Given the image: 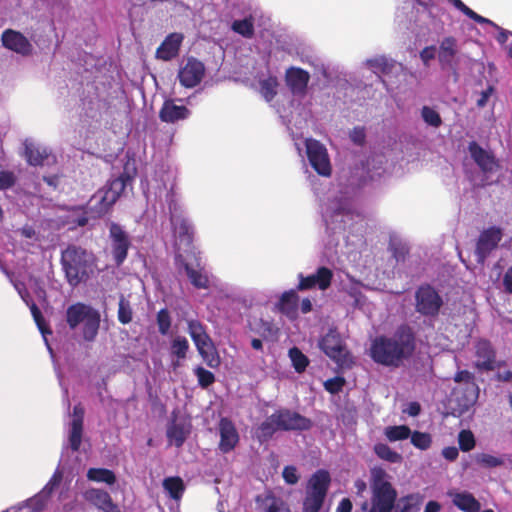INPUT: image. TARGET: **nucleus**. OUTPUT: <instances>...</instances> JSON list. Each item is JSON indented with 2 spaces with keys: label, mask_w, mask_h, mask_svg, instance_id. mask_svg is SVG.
Segmentation results:
<instances>
[{
  "label": "nucleus",
  "mask_w": 512,
  "mask_h": 512,
  "mask_svg": "<svg viewBox=\"0 0 512 512\" xmlns=\"http://www.w3.org/2000/svg\"><path fill=\"white\" fill-rule=\"evenodd\" d=\"M401 4L396 11V21L398 24L409 30L419 40L426 39L431 34L438 33L443 28V23L439 18L441 8L439 5L429 0L425 4L426 8L420 9V5L410 2L409 0H398ZM454 8L462 12L465 16L475 21L478 24H486L492 26L498 31L495 37L497 43L505 50L508 46L507 41L509 36H512V31L507 30L485 18L471 8H469L462 0H447Z\"/></svg>",
  "instance_id": "f257e3e1"
},
{
  "label": "nucleus",
  "mask_w": 512,
  "mask_h": 512,
  "mask_svg": "<svg viewBox=\"0 0 512 512\" xmlns=\"http://www.w3.org/2000/svg\"><path fill=\"white\" fill-rule=\"evenodd\" d=\"M359 188L353 184L339 182L334 194L322 208V218L329 234L327 246L332 249L339 244L340 237L347 239L348 232L361 241L366 231L364 216L355 205Z\"/></svg>",
  "instance_id": "f03ea898"
},
{
  "label": "nucleus",
  "mask_w": 512,
  "mask_h": 512,
  "mask_svg": "<svg viewBox=\"0 0 512 512\" xmlns=\"http://www.w3.org/2000/svg\"><path fill=\"white\" fill-rule=\"evenodd\" d=\"M416 350V335L408 324L399 325L392 336H376L370 345L371 359L386 367H399Z\"/></svg>",
  "instance_id": "7ed1b4c3"
},
{
  "label": "nucleus",
  "mask_w": 512,
  "mask_h": 512,
  "mask_svg": "<svg viewBox=\"0 0 512 512\" xmlns=\"http://www.w3.org/2000/svg\"><path fill=\"white\" fill-rule=\"evenodd\" d=\"M60 263L67 283L76 288L93 274L95 257L86 249L72 244L61 251Z\"/></svg>",
  "instance_id": "20e7f679"
},
{
  "label": "nucleus",
  "mask_w": 512,
  "mask_h": 512,
  "mask_svg": "<svg viewBox=\"0 0 512 512\" xmlns=\"http://www.w3.org/2000/svg\"><path fill=\"white\" fill-rule=\"evenodd\" d=\"M132 177L127 171L111 179L105 186L98 189L86 204L93 219L106 214L120 198L126 187L131 184Z\"/></svg>",
  "instance_id": "39448f33"
},
{
  "label": "nucleus",
  "mask_w": 512,
  "mask_h": 512,
  "mask_svg": "<svg viewBox=\"0 0 512 512\" xmlns=\"http://www.w3.org/2000/svg\"><path fill=\"white\" fill-rule=\"evenodd\" d=\"M100 312L92 306L77 302L66 309V322L71 330L82 324V338L86 342H94L100 328Z\"/></svg>",
  "instance_id": "423d86ee"
},
{
  "label": "nucleus",
  "mask_w": 512,
  "mask_h": 512,
  "mask_svg": "<svg viewBox=\"0 0 512 512\" xmlns=\"http://www.w3.org/2000/svg\"><path fill=\"white\" fill-rule=\"evenodd\" d=\"M169 221L176 240L180 245L190 246L193 242L194 226L186 216L179 195L171 187L165 194Z\"/></svg>",
  "instance_id": "0eeeda50"
},
{
  "label": "nucleus",
  "mask_w": 512,
  "mask_h": 512,
  "mask_svg": "<svg viewBox=\"0 0 512 512\" xmlns=\"http://www.w3.org/2000/svg\"><path fill=\"white\" fill-rule=\"evenodd\" d=\"M187 326L188 333L203 361L210 368H217L221 363L220 357L205 326L198 320H189Z\"/></svg>",
  "instance_id": "6e6552de"
},
{
  "label": "nucleus",
  "mask_w": 512,
  "mask_h": 512,
  "mask_svg": "<svg viewBox=\"0 0 512 512\" xmlns=\"http://www.w3.org/2000/svg\"><path fill=\"white\" fill-rule=\"evenodd\" d=\"M318 345L321 351L339 367L350 368L353 365V356L347 350L337 330L329 329L328 332L320 339Z\"/></svg>",
  "instance_id": "1a4fd4ad"
},
{
  "label": "nucleus",
  "mask_w": 512,
  "mask_h": 512,
  "mask_svg": "<svg viewBox=\"0 0 512 512\" xmlns=\"http://www.w3.org/2000/svg\"><path fill=\"white\" fill-rule=\"evenodd\" d=\"M415 311L420 315L435 319L438 317L444 300L440 293L430 284H421L415 290Z\"/></svg>",
  "instance_id": "9d476101"
},
{
  "label": "nucleus",
  "mask_w": 512,
  "mask_h": 512,
  "mask_svg": "<svg viewBox=\"0 0 512 512\" xmlns=\"http://www.w3.org/2000/svg\"><path fill=\"white\" fill-rule=\"evenodd\" d=\"M107 226L111 256L115 265L120 267L128 257L132 239L126 229L119 223L111 221Z\"/></svg>",
  "instance_id": "9b49d317"
},
{
  "label": "nucleus",
  "mask_w": 512,
  "mask_h": 512,
  "mask_svg": "<svg viewBox=\"0 0 512 512\" xmlns=\"http://www.w3.org/2000/svg\"><path fill=\"white\" fill-rule=\"evenodd\" d=\"M503 236L504 231L499 226H489L479 233L473 253L477 264L484 266L487 259L497 250Z\"/></svg>",
  "instance_id": "f8f14e48"
},
{
  "label": "nucleus",
  "mask_w": 512,
  "mask_h": 512,
  "mask_svg": "<svg viewBox=\"0 0 512 512\" xmlns=\"http://www.w3.org/2000/svg\"><path fill=\"white\" fill-rule=\"evenodd\" d=\"M23 155L30 166L34 167H52L57 163V157L52 149L42 143L27 138L23 142Z\"/></svg>",
  "instance_id": "ddd939ff"
},
{
  "label": "nucleus",
  "mask_w": 512,
  "mask_h": 512,
  "mask_svg": "<svg viewBox=\"0 0 512 512\" xmlns=\"http://www.w3.org/2000/svg\"><path fill=\"white\" fill-rule=\"evenodd\" d=\"M311 426L310 418H272L258 428L257 437L260 442L270 439L277 430H306Z\"/></svg>",
  "instance_id": "4468645a"
},
{
  "label": "nucleus",
  "mask_w": 512,
  "mask_h": 512,
  "mask_svg": "<svg viewBox=\"0 0 512 512\" xmlns=\"http://www.w3.org/2000/svg\"><path fill=\"white\" fill-rule=\"evenodd\" d=\"M306 155L311 167L321 176L331 174V163L326 147L318 140H305Z\"/></svg>",
  "instance_id": "2eb2a0df"
},
{
  "label": "nucleus",
  "mask_w": 512,
  "mask_h": 512,
  "mask_svg": "<svg viewBox=\"0 0 512 512\" xmlns=\"http://www.w3.org/2000/svg\"><path fill=\"white\" fill-rule=\"evenodd\" d=\"M333 276V271L326 266H319L314 273L307 276H304L303 273H299V283L296 290L306 291L317 288L321 291H325L330 287Z\"/></svg>",
  "instance_id": "dca6fc26"
},
{
  "label": "nucleus",
  "mask_w": 512,
  "mask_h": 512,
  "mask_svg": "<svg viewBox=\"0 0 512 512\" xmlns=\"http://www.w3.org/2000/svg\"><path fill=\"white\" fill-rule=\"evenodd\" d=\"M397 491L391 483H382L372 488V506L368 512H392Z\"/></svg>",
  "instance_id": "f3484780"
},
{
  "label": "nucleus",
  "mask_w": 512,
  "mask_h": 512,
  "mask_svg": "<svg viewBox=\"0 0 512 512\" xmlns=\"http://www.w3.org/2000/svg\"><path fill=\"white\" fill-rule=\"evenodd\" d=\"M15 289L17 290L19 296L21 299L25 302V304L30 308L31 314L33 316V319L44 339V342L46 344V347L48 351L52 354V348L48 342L47 334H51V330L48 328L47 324L45 323V320L43 318V315L41 313V310L36 305V303L33 301L29 291L24 287L23 284L15 283L14 284Z\"/></svg>",
  "instance_id": "a211bd4d"
},
{
  "label": "nucleus",
  "mask_w": 512,
  "mask_h": 512,
  "mask_svg": "<svg viewBox=\"0 0 512 512\" xmlns=\"http://www.w3.org/2000/svg\"><path fill=\"white\" fill-rule=\"evenodd\" d=\"M205 73V66L204 64L195 59V58H189L186 62V64L179 69L178 72V79L182 86L185 88H194L203 79Z\"/></svg>",
  "instance_id": "6ab92c4d"
},
{
  "label": "nucleus",
  "mask_w": 512,
  "mask_h": 512,
  "mask_svg": "<svg viewBox=\"0 0 512 512\" xmlns=\"http://www.w3.org/2000/svg\"><path fill=\"white\" fill-rule=\"evenodd\" d=\"M1 42L3 47L22 56H28L33 46L28 38L19 31L6 29L2 32Z\"/></svg>",
  "instance_id": "aec40b11"
},
{
  "label": "nucleus",
  "mask_w": 512,
  "mask_h": 512,
  "mask_svg": "<svg viewBox=\"0 0 512 512\" xmlns=\"http://www.w3.org/2000/svg\"><path fill=\"white\" fill-rule=\"evenodd\" d=\"M175 261L177 266L185 271L192 286L197 289H208L210 287L208 272L200 265L199 261H197L196 268L186 262L180 254L175 257Z\"/></svg>",
  "instance_id": "412c9836"
},
{
  "label": "nucleus",
  "mask_w": 512,
  "mask_h": 512,
  "mask_svg": "<svg viewBox=\"0 0 512 512\" xmlns=\"http://www.w3.org/2000/svg\"><path fill=\"white\" fill-rule=\"evenodd\" d=\"M218 431L220 435L219 450L224 454L233 451L239 443L240 436L230 418H220Z\"/></svg>",
  "instance_id": "4be33fe9"
},
{
  "label": "nucleus",
  "mask_w": 512,
  "mask_h": 512,
  "mask_svg": "<svg viewBox=\"0 0 512 512\" xmlns=\"http://www.w3.org/2000/svg\"><path fill=\"white\" fill-rule=\"evenodd\" d=\"M365 65L375 74L385 76H396L403 72V65L394 59L385 55L375 56L365 60Z\"/></svg>",
  "instance_id": "5701e85b"
},
{
  "label": "nucleus",
  "mask_w": 512,
  "mask_h": 512,
  "mask_svg": "<svg viewBox=\"0 0 512 512\" xmlns=\"http://www.w3.org/2000/svg\"><path fill=\"white\" fill-rule=\"evenodd\" d=\"M182 101V99H178ZM175 99H166L159 111V118L164 123L174 124L191 116V111L183 104H177Z\"/></svg>",
  "instance_id": "b1692460"
},
{
  "label": "nucleus",
  "mask_w": 512,
  "mask_h": 512,
  "mask_svg": "<svg viewBox=\"0 0 512 512\" xmlns=\"http://www.w3.org/2000/svg\"><path fill=\"white\" fill-rule=\"evenodd\" d=\"M475 368L479 371H492L495 369L496 352L492 344L485 339L479 340L475 345Z\"/></svg>",
  "instance_id": "393cba45"
},
{
  "label": "nucleus",
  "mask_w": 512,
  "mask_h": 512,
  "mask_svg": "<svg viewBox=\"0 0 512 512\" xmlns=\"http://www.w3.org/2000/svg\"><path fill=\"white\" fill-rule=\"evenodd\" d=\"M457 40L452 37L448 36L443 38V40L440 42L439 50H438V60L442 67V69H450L453 70L454 79L457 81L458 79V72L455 67V56L457 54Z\"/></svg>",
  "instance_id": "a878e982"
},
{
  "label": "nucleus",
  "mask_w": 512,
  "mask_h": 512,
  "mask_svg": "<svg viewBox=\"0 0 512 512\" xmlns=\"http://www.w3.org/2000/svg\"><path fill=\"white\" fill-rule=\"evenodd\" d=\"M310 75L298 67H290L285 74V81L293 95H304L307 90Z\"/></svg>",
  "instance_id": "bb28decb"
},
{
  "label": "nucleus",
  "mask_w": 512,
  "mask_h": 512,
  "mask_svg": "<svg viewBox=\"0 0 512 512\" xmlns=\"http://www.w3.org/2000/svg\"><path fill=\"white\" fill-rule=\"evenodd\" d=\"M84 499L103 512H121L110 494L104 490L90 488L83 493Z\"/></svg>",
  "instance_id": "cd10ccee"
},
{
  "label": "nucleus",
  "mask_w": 512,
  "mask_h": 512,
  "mask_svg": "<svg viewBox=\"0 0 512 512\" xmlns=\"http://www.w3.org/2000/svg\"><path fill=\"white\" fill-rule=\"evenodd\" d=\"M467 149L470 157L483 172H492L495 170L497 167L495 157L476 141L469 142Z\"/></svg>",
  "instance_id": "c85d7f7f"
},
{
  "label": "nucleus",
  "mask_w": 512,
  "mask_h": 512,
  "mask_svg": "<svg viewBox=\"0 0 512 512\" xmlns=\"http://www.w3.org/2000/svg\"><path fill=\"white\" fill-rule=\"evenodd\" d=\"M331 477L327 470L319 469L313 473L308 481L306 492L326 498Z\"/></svg>",
  "instance_id": "c756f323"
},
{
  "label": "nucleus",
  "mask_w": 512,
  "mask_h": 512,
  "mask_svg": "<svg viewBox=\"0 0 512 512\" xmlns=\"http://www.w3.org/2000/svg\"><path fill=\"white\" fill-rule=\"evenodd\" d=\"M183 35L180 33L169 34L161 45L157 48L156 57L158 59L169 61L178 55Z\"/></svg>",
  "instance_id": "7c9ffc66"
},
{
  "label": "nucleus",
  "mask_w": 512,
  "mask_h": 512,
  "mask_svg": "<svg viewBox=\"0 0 512 512\" xmlns=\"http://www.w3.org/2000/svg\"><path fill=\"white\" fill-rule=\"evenodd\" d=\"M259 509L263 512H291L288 504L272 492L258 495L255 499Z\"/></svg>",
  "instance_id": "2f4dec72"
},
{
  "label": "nucleus",
  "mask_w": 512,
  "mask_h": 512,
  "mask_svg": "<svg viewBox=\"0 0 512 512\" xmlns=\"http://www.w3.org/2000/svg\"><path fill=\"white\" fill-rule=\"evenodd\" d=\"M479 395V388L476 384H471L470 387H464L463 391L455 390L453 396L457 402L460 413L468 411L473 406Z\"/></svg>",
  "instance_id": "473e14b6"
},
{
  "label": "nucleus",
  "mask_w": 512,
  "mask_h": 512,
  "mask_svg": "<svg viewBox=\"0 0 512 512\" xmlns=\"http://www.w3.org/2000/svg\"><path fill=\"white\" fill-rule=\"evenodd\" d=\"M177 419L172 418V422L167 429V437L171 444L181 447L190 433V427L183 423H178Z\"/></svg>",
  "instance_id": "72a5a7b5"
},
{
  "label": "nucleus",
  "mask_w": 512,
  "mask_h": 512,
  "mask_svg": "<svg viewBox=\"0 0 512 512\" xmlns=\"http://www.w3.org/2000/svg\"><path fill=\"white\" fill-rule=\"evenodd\" d=\"M299 297L295 289H290L282 293L278 309L287 316H294L297 313Z\"/></svg>",
  "instance_id": "f704fd0d"
},
{
  "label": "nucleus",
  "mask_w": 512,
  "mask_h": 512,
  "mask_svg": "<svg viewBox=\"0 0 512 512\" xmlns=\"http://www.w3.org/2000/svg\"><path fill=\"white\" fill-rule=\"evenodd\" d=\"M452 501L463 512H479L481 508L479 501L469 492L455 493Z\"/></svg>",
  "instance_id": "c9c22d12"
},
{
  "label": "nucleus",
  "mask_w": 512,
  "mask_h": 512,
  "mask_svg": "<svg viewBox=\"0 0 512 512\" xmlns=\"http://www.w3.org/2000/svg\"><path fill=\"white\" fill-rule=\"evenodd\" d=\"M249 329L264 339L275 336L278 331L271 320L264 318H254L250 320Z\"/></svg>",
  "instance_id": "e433bc0d"
},
{
  "label": "nucleus",
  "mask_w": 512,
  "mask_h": 512,
  "mask_svg": "<svg viewBox=\"0 0 512 512\" xmlns=\"http://www.w3.org/2000/svg\"><path fill=\"white\" fill-rule=\"evenodd\" d=\"M188 350L189 342L186 337L178 335L173 338L170 345V355L172 358H176V361H172V366L174 369L180 365V360L186 358Z\"/></svg>",
  "instance_id": "4c0bfd02"
},
{
  "label": "nucleus",
  "mask_w": 512,
  "mask_h": 512,
  "mask_svg": "<svg viewBox=\"0 0 512 512\" xmlns=\"http://www.w3.org/2000/svg\"><path fill=\"white\" fill-rule=\"evenodd\" d=\"M259 291L254 289H232L229 297L237 303H240L244 308H251L257 303V296Z\"/></svg>",
  "instance_id": "58836bf2"
},
{
  "label": "nucleus",
  "mask_w": 512,
  "mask_h": 512,
  "mask_svg": "<svg viewBox=\"0 0 512 512\" xmlns=\"http://www.w3.org/2000/svg\"><path fill=\"white\" fill-rule=\"evenodd\" d=\"M420 116L423 122L430 128L438 129L442 126L443 120L436 108L424 105L420 109Z\"/></svg>",
  "instance_id": "ea45409f"
},
{
  "label": "nucleus",
  "mask_w": 512,
  "mask_h": 512,
  "mask_svg": "<svg viewBox=\"0 0 512 512\" xmlns=\"http://www.w3.org/2000/svg\"><path fill=\"white\" fill-rule=\"evenodd\" d=\"M231 30L244 38H252L255 33L253 18L249 16L243 19L234 20L231 24Z\"/></svg>",
  "instance_id": "a19ab883"
},
{
  "label": "nucleus",
  "mask_w": 512,
  "mask_h": 512,
  "mask_svg": "<svg viewBox=\"0 0 512 512\" xmlns=\"http://www.w3.org/2000/svg\"><path fill=\"white\" fill-rule=\"evenodd\" d=\"M83 435V418H73L69 431V445L72 451L79 450Z\"/></svg>",
  "instance_id": "79ce46f5"
},
{
  "label": "nucleus",
  "mask_w": 512,
  "mask_h": 512,
  "mask_svg": "<svg viewBox=\"0 0 512 512\" xmlns=\"http://www.w3.org/2000/svg\"><path fill=\"white\" fill-rule=\"evenodd\" d=\"M374 453L377 455L378 458L387 461L389 463H401L403 461V457L400 453L394 451L391 449L387 444L385 443H377L373 447Z\"/></svg>",
  "instance_id": "37998d69"
},
{
  "label": "nucleus",
  "mask_w": 512,
  "mask_h": 512,
  "mask_svg": "<svg viewBox=\"0 0 512 512\" xmlns=\"http://www.w3.org/2000/svg\"><path fill=\"white\" fill-rule=\"evenodd\" d=\"M87 478L93 482H103L113 485L116 482V476L112 470L106 468H90L87 472Z\"/></svg>",
  "instance_id": "c03bdc74"
},
{
  "label": "nucleus",
  "mask_w": 512,
  "mask_h": 512,
  "mask_svg": "<svg viewBox=\"0 0 512 512\" xmlns=\"http://www.w3.org/2000/svg\"><path fill=\"white\" fill-rule=\"evenodd\" d=\"M422 497L418 494H410L402 497L395 512H418L422 504Z\"/></svg>",
  "instance_id": "a18cd8bd"
},
{
  "label": "nucleus",
  "mask_w": 512,
  "mask_h": 512,
  "mask_svg": "<svg viewBox=\"0 0 512 512\" xmlns=\"http://www.w3.org/2000/svg\"><path fill=\"white\" fill-rule=\"evenodd\" d=\"M288 356L291 360L293 368L297 373L304 372L310 363L308 357L298 347L295 346L289 349Z\"/></svg>",
  "instance_id": "49530a36"
},
{
  "label": "nucleus",
  "mask_w": 512,
  "mask_h": 512,
  "mask_svg": "<svg viewBox=\"0 0 512 512\" xmlns=\"http://www.w3.org/2000/svg\"><path fill=\"white\" fill-rule=\"evenodd\" d=\"M384 435L390 442L406 440L411 435V429L406 425L387 426Z\"/></svg>",
  "instance_id": "de8ad7c7"
},
{
  "label": "nucleus",
  "mask_w": 512,
  "mask_h": 512,
  "mask_svg": "<svg viewBox=\"0 0 512 512\" xmlns=\"http://www.w3.org/2000/svg\"><path fill=\"white\" fill-rule=\"evenodd\" d=\"M163 486L170 494V497L178 500L181 498L185 487L180 477H169L163 481Z\"/></svg>",
  "instance_id": "09e8293b"
},
{
  "label": "nucleus",
  "mask_w": 512,
  "mask_h": 512,
  "mask_svg": "<svg viewBox=\"0 0 512 512\" xmlns=\"http://www.w3.org/2000/svg\"><path fill=\"white\" fill-rule=\"evenodd\" d=\"M411 444L419 450H428L432 445V436L427 432L411 431Z\"/></svg>",
  "instance_id": "8fccbe9b"
},
{
  "label": "nucleus",
  "mask_w": 512,
  "mask_h": 512,
  "mask_svg": "<svg viewBox=\"0 0 512 512\" xmlns=\"http://www.w3.org/2000/svg\"><path fill=\"white\" fill-rule=\"evenodd\" d=\"M156 323L159 333L163 336L168 335L172 325V317L167 308H162L157 312Z\"/></svg>",
  "instance_id": "3c124183"
},
{
  "label": "nucleus",
  "mask_w": 512,
  "mask_h": 512,
  "mask_svg": "<svg viewBox=\"0 0 512 512\" xmlns=\"http://www.w3.org/2000/svg\"><path fill=\"white\" fill-rule=\"evenodd\" d=\"M324 501L325 498L306 492L302 512H319Z\"/></svg>",
  "instance_id": "603ef678"
},
{
  "label": "nucleus",
  "mask_w": 512,
  "mask_h": 512,
  "mask_svg": "<svg viewBox=\"0 0 512 512\" xmlns=\"http://www.w3.org/2000/svg\"><path fill=\"white\" fill-rule=\"evenodd\" d=\"M117 317L118 321L124 325L130 323L133 318L130 302L126 300L123 295H121L119 299Z\"/></svg>",
  "instance_id": "864d4df0"
},
{
  "label": "nucleus",
  "mask_w": 512,
  "mask_h": 512,
  "mask_svg": "<svg viewBox=\"0 0 512 512\" xmlns=\"http://www.w3.org/2000/svg\"><path fill=\"white\" fill-rule=\"evenodd\" d=\"M259 86L260 93L267 102H270L277 94V81L273 77L261 80Z\"/></svg>",
  "instance_id": "5fc2aeb1"
},
{
  "label": "nucleus",
  "mask_w": 512,
  "mask_h": 512,
  "mask_svg": "<svg viewBox=\"0 0 512 512\" xmlns=\"http://www.w3.org/2000/svg\"><path fill=\"white\" fill-rule=\"evenodd\" d=\"M346 292L353 300L354 307H362L365 303V296L362 293V286L359 282H351L346 288Z\"/></svg>",
  "instance_id": "6e6d98bb"
},
{
  "label": "nucleus",
  "mask_w": 512,
  "mask_h": 512,
  "mask_svg": "<svg viewBox=\"0 0 512 512\" xmlns=\"http://www.w3.org/2000/svg\"><path fill=\"white\" fill-rule=\"evenodd\" d=\"M459 449L463 452H469L476 445L475 437L470 430L463 429L458 434Z\"/></svg>",
  "instance_id": "4d7b16f0"
},
{
  "label": "nucleus",
  "mask_w": 512,
  "mask_h": 512,
  "mask_svg": "<svg viewBox=\"0 0 512 512\" xmlns=\"http://www.w3.org/2000/svg\"><path fill=\"white\" fill-rule=\"evenodd\" d=\"M194 374L197 377L198 384L201 388H208L215 382V375L202 366H197L194 369Z\"/></svg>",
  "instance_id": "13d9d810"
},
{
  "label": "nucleus",
  "mask_w": 512,
  "mask_h": 512,
  "mask_svg": "<svg viewBox=\"0 0 512 512\" xmlns=\"http://www.w3.org/2000/svg\"><path fill=\"white\" fill-rule=\"evenodd\" d=\"M476 462L485 468H495L504 464L503 459L487 453H481L476 456Z\"/></svg>",
  "instance_id": "bf43d9fd"
},
{
  "label": "nucleus",
  "mask_w": 512,
  "mask_h": 512,
  "mask_svg": "<svg viewBox=\"0 0 512 512\" xmlns=\"http://www.w3.org/2000/svg\"><path fill=\"white\" fill-rule=\"evenodd\" d=\"M77 211L78 213L71 218V223L75 226L84 227L89 223L90 219H93L87 206L81 207Z\"/></svg>",
  "instance_id": "052dcab7"
},
{
  "label": "nucleus",
  "mask_w": 512,
  "mask_h": 512,
  "mask_svg": "<svg viewBox=\"0 0 512 512\" xmlns=\"http://www.w3.org/2000/svg\"><path fill=\"white\" fill-rule=\"evenodd\" d=\"M351 142L357 146H363L366 142V129L363 126H356L349 132Z\"/></svg>",
  "instance_id": "680f3d73"
},
{
  "label": "nucleus",
  "mask_w": 512,
  "mask_h": 512,
  "mask_svg": "<svg viewBox=\"0 0 512 512\" xmlns=\"http://www.w3.org/2000/svg\"><path fill=\"white\" fill-rule=\"evenodd\" d=\"M345 384V379L341 376H336L334 378H330L324 382V387L326 391L331 394H336L340 392Z\"/></svg>",
  "instance_id": "e2e57ef3"
},
{
  "label": "nucleus",
  "mask_w": 512,
  "mask_h": 512,
  "mask_svg": "<svg viewBox=\"0 0 512 512\" xmlns=\"http://www.w3.org/2000/svg\"><path fill=\"white\" fill-rule=\"evenodd\" d=\"M392 257L397 263H403L408 255V249L405 245L392 243L389 246Z\"/></svg>",
  "instance_id": "0e129e2a"
},
{
  "label": "nucleus",
  "mask_w": 512,
  "mask_h": 512,
  "mask_svg": "<svg viewBox=\"0 0 512 512\" xmlns=\"http://www.w3.org/2000/svg\"><path fill=\"white\" fill-rule=\"evenodd\" d=\"M453 379L456 383L463 384L464 387H470L471 384H476L474 374L468 370L457 371Z\"/></svg>",
  "instance_id": "69168bd1"
},
{
  "label": "nucleus",
  "mask_w": 512,
  "mask_h": 512,
  "mask_svg": "<svg viewBox=\"0 0 512 512\" xmlns=\"http://www.w3.org/2000/svg\"><path fill=\"white\" fill-rule=\"evenodd\" d=\"M16 177L11 171H0V190H6L14 186Z\"/></svg>",
  "instance_id": "338daca9"
},
{
  "label": "nucleus",
  "mask_w": 512,
  "mask_h": 512,
  "mask_svg": "<svg viewBox=\"0 0 512 512\" xmlns=\"http://www.w3.org/2000/svg\"><path fill=\"white\" fill-rule=\"evenodd\" d=\"M282 476H283L284 481L290 485L296 484L299 480L297 469L295 466H292V465H288V466L284 467Z\"/></svg>",
  "instance_id": "774afa93"
}]
</instances>
